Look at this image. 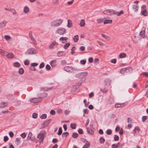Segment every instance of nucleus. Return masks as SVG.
I'll return each instance as SVG.
<instances>
[{
	"label": "nucleus",
	"instance_id": "nucleus-44",
	"mask_svg": "<svg viewBox=\"0 0 148 148\" xmlns=\"http://www.w3.org/2000/svg\"><path fill=\"white\" fill-rule=\"evenodd\" d=\"M119 137L118 135H115L114 136V139L115 141H118L119 140Z\"/></svg>",
	"mask_w": 148,
	"mask_h": 148
},
{
	"label": "nucleus",
	"instance_id": "nucleus-26",
	"mask_svg": "<svg viewBox=\"0 0 148 148\" xmlns=\"http://www.w3.org/2000/svg\"><path fill=\"white\" fill-rule=\"evenodd\" d=\"M5 53H7L6 51L0 48V54L2 56H5Z\"/></svg>",
	"mask_w": 148,
	"mask_h": 148
},
{
	"label": "nucleus",
	"instance_id": "nucleus-28",
	"mask_svg": "<svg viewBox=\"0 0 148 148\" xmlns=\"http://www.w3.org/2000/svg\"><path fill=\"white\" fill-rule=\"evenodd\" d=\"M68 24L67 26L69 27H71L72 26V23L71 21L70 20H68Z\"/></svg>",
	"mask_w": 148,
	"mask_h": 148
},
{
	"label": "nucleus",
	"instance_id": "nucleus-38",
	"mask_svg": "<svg viewBox=\"0 0 148 148\" xmlns=\"http://www.w3.org/2000/svg\"><path fill=\"white\" fill-rule=\"evenodd\" d=\"M99 141H100V142L101 143L103 144L104 143V142L105 141V140L103 137H101L100 138Z\"/></svg>",
	"mask_w": 148,
	"mask_h": 148
},
{
	"label": "nucleus",
	"instance_id": "nucleus-18",
	"mask_svg": "<svg viewBox=\"0 0 148 148\" xmlns=\"http://www.w3.org/2000/svg\"><path fill=\"white\" fill-rule=\"evenodd\" d=\"M130 69H132V68L130 67H128L125 68H123L121 69L120 71V72L121 73H123L127 70Z\"/></svg>",
	"mask_w": 148,
	"mask_h": 148
},
{
	"label": "nucleus",
	"instance_id": "nucleus-50",
	"mask_svg": "<svg viewBox=\"0 0 148 148\" xmlns=\"http://www.w3.org/2000/svg\"><path fill=\"white\" fill-rule=\"evenodd\" d=\"M32 133L31 132H30L29 133L28 137H27V139L28 140L31 139V137L32 136Z\"/></svg>",
	"mask_w": 148,
	"mask_h": 148
},
{
	"label": "nucleus",
	"instance_id": "nucleus-10",
	"mask_svg": "<svg viewBox=\"0 0 148 148\" xmlns=\"http://www.w3.org/2000/svg\"><path fill=\"white\" fill-rule=\"evenodd\" d=\"M5 53V56L8 58H13L14 57V54L12 53H9L6 51Z\"/></svg>",
	"mask_w": 148,
	"mask_h": 148
},
{
	"label": "nucleus",
	"instance_id": "nucleus-11",
	"mask_svg": "<svg viewBox=\"0 0 148 148\" xmlns=\"http://www.w3.org/2000/svg\"><path fill=\"white\" fill-rule=\"evenodd\" d=\"M40 100V98H34L31 99L30 101L32 103H36L39 102Z\"/></svg>",
	"mask_w": 148,
	"mask_h": 148
},
{
	"label": "nucleus",
	"instance_id": "nucleus-62",
	"mask_svg": "<svg viewBox=\"0 0 148 148\" xmlns=\"http://www.w3.org/2000/svg\"><path fill=\"white\" fill-rule=\"evenodd\" d=\"M38 65V64L35 63H33L31 65L32 67H34L37 66Z\"/></svg>",
	"mask_w": 148,
	"mask_h": 148
},
{
	"label": "nucleus",
	"instance_id": "nucleus-9",
	"mask_svg": "<svg viewBox=\"0 0 148 148\" xmlns=\"http://www.w3.org/2000/svg\"><path fill=\"white\" fill-rule=\"evenodd\" d=\"M58 45V44L56 41H54L52 42L50 45L49 48L50 49L53 48L55 47H56Z\"/></svg>",
	"mask_w": 148,
	"mask_h": 148
},
{
	"label": "nucleus",
	"instance_id": "nucleus-36",
	"mask_svg": "<svg viewBox=\"0 0 148 148\" xmlns=\"http://www.w3.org/2000/svg\"><path fill=\"white\" fill-rule=\"evenodd\" d=\"M119 143H118L117 144H113L112 145V148H117L119 145Z\"/></svg>",
	"mask_w": 148,
	"mask_h": 148
},
{
	"label": "nucleus",
	"instance_id": "nucleus-57",
	"mask_svg": "<svg viewBox=\"0 0 148 148\" xmlns=\"http://www.w3.org/2000/svg\"><path fill=\"white\" fill-rule=\"evenodd\" d=\"M46 69L47 70H49L51 69L50 65L49 64H47L46 66Z\"/></svg>",
	"mask_w": 148,
	"mask_h": 148
},
{
	"label": "nucleus",
	"instance_id": "nucleus-52",
	"mask_svg": "<svg viewBox=\"0 0 148 148\" xmlns=\"http://www.w3.org/2000/svg\"><path fill=\"white\" fill-rule=\"evenodd\" d=\"M97 21L98 23L100 24L103 22V20L101 19H97Z\"/></svg>",
	"mask_w": 148,
	"mask_h": 148
},
{
	"label": "nucleus",
	"instance_id": "nucleus-39",
	"mask_svg": "<svg viewBox=\"0 0 148 148\" xmlns=\"http://www.w3.org/2000/svg\"><path fill=\"white\" fill-rule=\"evenodd\" d=\"M47 116V115L46 114H43L40 116V118L42 119H44L46 118Z\"/></svg>",
	"mask_w": 148,
	"mask_h": 148
},
{
	"label": "nucleus",
	"instance_id": "nucleus-5",
	"mask_svg": "<svg viewBox=\"0 0 148 148\" xmlns=\"http://www.w3.org/2000/svg\"><path fill=\"white\" fill-rule=\"evenodd\" d=\"M56 33L60 35H63L66 33V29L62 27H60L58 29Z\"/></svg>",
	"mask_w": 148,
	"mask_h": 148
},
{
	"label": "nucleus",
	"instance_id": "nucleus-58",
	"mask_svg": "<svg viewBox=\"0 0 148 148\" xmlns=\"http://www.w3.org/2000/svg\"><path fill=\"white\" fill-rule=\"evenodd\" d=\"M147 119V117L146 116H143L142 117V121L144 122Z\"/></svg>",
	"mask_w": 148,
	"mask_h": 148
},
{
	"label": "nucleus",
	"instance_id": "nucleus-46",
	"mask_svg": "<svg viewBox=\"0 0 148 148\" xmlns=\"http://www.w3.org/2000/svg\"><path fill=\"white\" fill-rule=\"evenodd\" d=\"M140 75H143L146 77H148V73L146 72H143Z\"/></svg>",
	"mask_w": 148,
	"mask_h": 148
},
{
	"label": "nucleus",
	"instance_id": "nucleus-6",
	"mask_svg": "<svg viewBox=\"0 0 148 148\" xmlns=\"http://www.w3.org/2000/svg\"><path fill=\"white\" fill-rule=\"evenodd\" d=\"M64 70L67 72H72L73 70L75 69L72 67L69 66H65L64 68Z\"/></svg>",
	"mask_w": 148,
	"mask_h": 148
},
{
	"label": "nucleus",
	"instance_id": "nucleus-41",
	"mask_svg": "<svg viewBox=\"0 0 148 148\" xmlns=\"http://www.w3.org/2000/svg\"><path fill=\"white\" fill-rule=\"evenodd\" d=\"M62 133V128L61 127H60L59 128L58 132V135H61Z\"/></svg>",
	"mask_w": 148,
	"mask_h": 148
},
{
	"label": "nucleus",
	"instance_id": "nucleus-59",
	"mask_svg": "<svg viewBox=\"0 0 148 148\" xmlns=\"http://www.w3.org/2000/svg\"><path fill=\"white\" fill-rule=\"evenodd\" d=\"M8 140V138L7 136H5L4 137V142H6Z\"/></svg>",
	"mask_w": 148,
	"mask_h": 148
},
{
	"label": "nucleus",
	"instance_id": "nucleus-19",
	"mask_svg": "<svg viewBox=\"0 0 148 148\" xmlns=\"http://www.w3.org/2000/svg\"><path fill=\"white\" fill-rule=\"evenodd\" d=\"M111 81L109 79H106L105 80V82L106 84L108 86L110 85V84Z\"/></svg>",
	"mask_w": 148,
	"mask_h": 148
},
{
	"label": "nucleus",
	"instance_id": "nucleus-42",
	"mask_svg": "<svg viewBox=\"0 0 148 148\" xmlns=\"http://www.w3.org/2000/svg\"><path fill=\"white\" fill-rule=\"evenodd\" d=\"M70 45L69 43H67L64 46V48L65 49H66Z\"/></svg>",
	"mask_w": 148,
	"mask_h": 148
},
{
	"label": "nucleus",
	"instance_id": "nucleus-16",
	"mask_svg": "<svg viewBox=\"0 0 148 148\" xmlns=\"http://www.w3.org/2000/svg\"><path fill=\"white\" fill-rule=\"evenodd\" d=\"M57 61L56 60H52L50 62V64L52 67H55L56 65Z\"/></svg>",
	"mask_w": 148,
	"mask_h": 148
},
{
	"label": "nucleus",
	"instance_id": "nucleus-47",
	"mask_svg": "<svg viewBox=\"0 0 148 148\" xmlns=\"http://www.w3.org/2000/svg\"><path fill=\"white\" fill-rule=\"evenodd\" d=\"M141 10H146V6L145 5H143L141 8Z\"/></svg>",
	"mask_w": 148,
	"mask_h": 148
},
{
	"label": "nucleus",
	"instance_id": "nucleus-48",
	"mask_svg": "<svg viewBox=\"0 0 148 148\" xmlns=\"http://www.w3.org/2000/svg\"><path fill=\"white\" fill-rule=\"evenodd\" d=\"M29 63V60L27 59L24 62V64L25 65H28Z\"/></svg>",
	"mask_w": 148,
	"mask_h": 148
},
{
	"label": "nucleus",
	"instance_id": "nucleus-1",
	"mask_svg": "<svg viewBox=\"0 0 148 148\" xmlns=\"http://www.w3.org/2000/svg\"><path fill=\"white\" fill-rule=\"evenodd\" d=\"M103 13L105 14L110 15L113 14H116L117 16H119L121 14H123L124 12L123 10H121L120 12H118L112 9H108L104 10L103 12Z\"/></svg>",
	"mask_w": 148,
	"mask_h": 148
},
{
	"label": "nucleus",
	"instance_id": "nucleus-30",
	"mask_svg": "<svg viewBox=\"0 0 148 148\" xmlns=\"http://www.w3.org/2000/svg\"><path fill=\"white\" fill-rule=\"evenodd\" d=\"M112 22V20H105L104 22V24H106L108 23H111Z\"/></svg>",
	"mask_w": 148,
	"mask_h": 148
},
{
	"label": "nucleus",
	"instance_id": "nucleus-15",
	"mask_svg": "<svg viewBox=\"0 0 148 148\" xmlns=\"http://www.w3.org/2000/svg\"><path fill=\"white\" fill-rule=\"evenodd\" d=\"M8 105V103L7 102L2 101L1 103L0 107L2 108H4L7 106Z\"/></svg>",
	"mask_w": 148,
	"mask_h": 148
},
{
	"label": "nucleus",
	"instance_id": "nucleus-43",
	"mask_svg": "<svg viewBox=\"0 0 148 148\" xmlns=\"http://www.w3.org/2000/svg\"><path fill=\"white\" fill-rule=\"evenodd\" d=\"M106 133L107 134L110 135L112 133V130L110 129L106 131Z\"/></svg>",
	"mask_w": 148,
	"mask_h": 148
},
{
	"label": "nucleus",
	"instance_id": "nucleus-51",
	"mask_svg": "<svg viewBox=\"0 0 148 148\" xmlns=\"http://www.w3.org/2000/svg\"><path fill=\"white\" fill-rule=\"evenodd\" d=\"M21 136L23 138H25L26 136V134L25 132H24L21 134Z\"/></svg>",
	"mask_w": 148,
	"mask_h": 148
},
{
	"label": "nucleus",
	"instance_id": "nucleus-21",
	"mask_svg": "<svg viewBox=\"0 0 148 148\" xmlns=\"http://www.w3.org/2000/svg\"><path fill=\"white\" fill-rule=\"evenodd\" d=\"M85 24V20L83 19H82L80 22L79 25L81 27L84 26Z\"/></svg>",
	"mask_w": 148,
	"mask_h": 148
},
{
	"label": "nucleus",
	"instance_id": "nucleus-53",
	"mask_svg": "<svg viewBox=\"0 0 148 148\" xmlns=\"http://www.w3.org/2000/svg\"><path fill=\"white\" fill-rule=\"evenodd\" d=\"M121 106V104L119 103H116L115 105V107L116 108L120 107Z\"/></svg>",
	"mask_w": 148,
	"mask_h": 148
},
{
	"label": "nucleus",
	"instance_id": "nucleus-49",
	"mask_svg": "<svg viewBox=\"0 0 148 148\" xmlns=\"http://www.w3.org/2000/svg\"><path fill=\"white\" fill-rule=\"evenodd\" d=\"M38 116V114L36 113H34L32 114V117L34 118H36Z\"/></svg>",
	"mask_w": 148,
	"mask_h": 148
},
{
	"label": "nucleus",
	"instance_id": "nucleus-14",
	"mask_svg": "<svg viewBox=\"0 0 148 148\" xmlns=\"http://www.w3.org/2000/svg\"><path fill=\"white\" fill-rule=\"evenodd\" d=\"M68 38L66 37H61L60 38L59 40L61 41L63 43H65L67 42Z\"/></svg>",
	"mask_w": 148,
	"mask_h": 148
},
{
	"label": "nucleus",
	"instance_id": "nucleus-23",
	"mask_svg": "<svg viewBox=\"0 0 148 148\" xmlns=\"http://www.w3.org/2000/svg\"><path fill=\"white\" fill-rule=\"evenodd\" d=\"M13 66L16 68H18L20 66V64L17 62H14L13 64Z\"/></svg>",
	"mask_w": 148,
	"mask_h": 148
},
{
	"label": "nucleus",
	"instance_id": "nucleus-31",
	"mask_svg": "<svg viewBox=\"0 0 148 148\" xmlns=\"http://www.w3.org/2000/svg\"><path fill=\"white\" fill-rule=\"evenodd\" d=\"M100 90L101 92L103 93H106L108 92V89L106 88H101Z\"/></svg>",
	"mask_w": 148,
	"mask_h": 148
},
{
	"label": "nucleus",
	"instance_id": "nucleus-7",
	"mask_svg": "<svg viewBox=\"0 0 148 148\" xmlns=\"http://www.w3.org/2000/svg\"><path fill=\"white\" fill-rule=\"evenodd\" d=\"M36 53V50L33 48L29 49L25 53V54L26 55H32Z\"/></svg>",
	"mask_w": 148,
	"mask_h": 148
},
{
	"label": "nucleus",
	"instance_id": "nucleus-61",
	"mask_svg": "<svg viewBox=\"0 0 148 148\" xmlns=\"http://www.w3.org/2000/svg\"><path fill=\"white\" fill-rule=\"evenodd\" d=\"M9 135L11 137H12L14 136V134L13 132H10L9 133Z\"/></svg>",
	"mask_w": 148,
	"mask_h": 148
},
{
	"label": "nucleus",
	"instance_id": "nucleus-35",
	"mask_svg": "<svg viewBox=\"0 0 148 148\" xmlns=\"http://www.w3.org/2000/svg\"><path fill=\"white\" fill-rule=\"evenodd\" d=\"M70 126L72 129H75L76 127V124L75 123H71V124Z\"/></svg>",
	"mask_w": 148,
	"mask_h": 148
},
{
	"label": "nucleus",
	"instance_id": "nucleus-13",
	"mask_svg": "<svg viewBox=\"0 0 148 148\" xmlns=\"http://www.w3.org/2000/svg\"><path fill=\"white\" fill-rule=\"evenodd\" d=\"M7 23V21L5 20H3L0 22V28H2L5 27Z\"/></svg>",
	"mask_w": 148,
	"mask_h": 148
},
{
	"label": "nucleus",
	"instance_id": "nucleus-60",
	"mask_svg": "<svg viewBox=\"0 0 148 148\" xmlns=\"http://www.w3.org/2000/svg\"><path fill=\"white\" fill-rule=\"evenodd\" d=\"M111 62L112 63L115 64L116 63V59H112V60H111Z\"/></svg>",
	"mask_w": 148,
	"mask_h": 148
},
{
	"label": "nucleus",
	"instance_id": "nucleus-56",
	"mask_svg": "<svg viewBox=\"0 0 148 148\" xmlns=\"http://www.w3.org/2000/svg\"><path fill=\"white\" fill-rule=\"evenodd\" d=\"M45 66V64L44 62H42L41 63L39 66V68L40 69H42Z\"/></svg>",
	"mask_w": 148,
	"mask_h": 148
},
{
	"label": "nucleus",
	"instance_id": "nucleus-63",
	"mask_svg": "<svg viewBox=\"0 0 148 148\" xmlns=\"http://www.w3.org/2000/svg\"><path fill=\"white\" fill-rule=\"evenodd\" d=\"M78 132L79 134H82L83 133V131L82 129H79L78 130Z\"/></svg>",
	"mask_w": 148,
	"mask_h": 148
},
{
	"label": "nucleus",
	"instance_id": "nucleus-12",
	"mask_svg": "<svg viewBox=\"0 0 148 148\" xmlns=\"http://www.w3.org/2000/svg\"><path fill=\"white\" fill-rule=\"evenodd\" d=\"M145 27H143L142 31L140 33V35L141 36L142 38H144L145 37Z\"/></svg>",
	"mask_w": 148,
	"mask_h": 148
},
{
	"label": "nucleus",
	"instance_id": "nucleus-64",
	"mask_svg": "<svg viewBox=\"0 0 148 148\" xmlns=\"http://www.w3.org/2000/svg\"><path fill=\"white\" fill-rule=\"evenodd\" d=\"M50 113L52 115H54L55 114L56 112L54 110H51L50 111Z\"/></svg>",
	"mask_w": 148,
	"mask_h": 148
},
{
	"label": "nucleus",
	"instance_id": "nucleus-20",
	"mask_svg": "<svg viewBox=\"0 0 148 148\" xmlns=\"http://www.w3.org/2000/svg\"><path fill=\"white\" fill-rule=\"evenodd\" d=\"M29 11V9L27 6H25L24 8L23 12L25 13H28Z\"/></svg>",
	"mask_w": 148,
	"mask_h": 148
},
{
	"label": "nucleus",
	"instance_id": "nucleus-55",
	"mask_svg": "<svg viewBox=\"0 0 148 148\" xmlns=\"http://www.w3.org/2000/svg\"><path fill=\"white\" fill-rule=\"evenodd\" d=\"M86 62V60H82L80 61V62L81 64H85Z\"/></svg>",
	"mask_w": 148,
	"mask_h": 148
},
{
	"label": "nucleus",
	"instance_id": "nucleus-32",
	"mask_svg": "<svg viewBox=\"0 0 148 148\" xmlns=\"http://www.w3.org/2000/svg\"><path fill=\"white\" fill-rule=\"evenodd\" d=\"M4 38L7 41L9 40L11 38V37L8 35L4 36Z\"/></svg>",
	"mask_w": 148,
	"mask_h": 148
},
{
	"label": "nucleus",
	"instance_id": "nucleus-45",
	"mask_svg": "<svg viewBox=\"0 0 148 148\" xmlns=\"http://www.w3.org/2000/svg\"><path fill=\"white\" fill-rule=\"evenodd\" d=\"M69 133L67 132H64L62 134V136L67 137L69 135Z\"/></svg>",
	"mask_w": 148,
	"mask_h": 148
},
{
	"label": "nucleus",
	"instance_id": "nucleus-2",
	"mask_svg": "<svg viewBox=\"0 0 148 148\" xmlns=\"http://www.w3.org/2000/svg\"><path fill=\"white\" fill-rule=\"evenodd\" d=\"M62 22V21L61 19H57L53 21L51 23V26L58 27L60 25Z\"/></svg>",
	"mask_w": 148,
	"mask_h": 148
},
{
	"label": "nucleus",
	"instance_id": "nucleus-4",
	"mask_svg": "<svg viewBox=\"0 0 148 148\" xmlns=\"http://www.w3.org/2000/svg\"><path fill=\"white\" fill-rule=\"evenodd\" d=\"M29 37L30 38L31 41V43L34 45H36L37 44V42L34 37L32 36V32H30L29 33Z\"/></svg>",
	"mask_w": 148,
	"mask_h": 148
},
{
	"label": "nucleus",
	"instance_id": "nucleus-27",
	"mask_svg": "<svg viewBox=\"0 0 148 148\" xmlns=\"http://www.w3.org/2000/svg\"><path fill=\"white\" fill-rule=\"evenodd\" d=\"M126 54L124 53H121L119 55V57L120 58H123L126 57Z\"/></svg>",
	"mask_w": 148,
	"mask_h": 148
},
{
	"label": "nucleus",
	"instance_id": "nucleus-34",
	"mask_svg": "<svg viewBox=\"0 0 148 148\" xmlns=\"http://www.w3.org/2000/svg\"><path fill=\"white\" fill-rule=\"evenodd\" d=\"M78 136V134L77 133H73L72 137L73 138H76Z\"/></svg>",
	"mask_w": 148,
	"mask_h": 148
},
{
	"label": "nucleus",
	"instance_id": "nucleus-22",
	"mask_svg": "<svg viewBox=\"0 0 148 148\" xmlns=\"http://www.w3.org/2000/svg\"><path fill=\"white\" fill-rule=\"evenodd\" d=\"M90 143L87 141L86 144L83 146V148H88L90 146Z\"/></svg>",
	"mask_w": 148,
	"mask_h": 148
},
{
	"label": "nucleus",
	"instance_id": "nucleus-24",
	"mask_svg": "<svg viewBox=\"0 0 148 148\" xmlns=\"http://www.w3.org/2000/svg\"><path fill=\"white\" fill-rule=\"evenodd\" d=\"M136 130H137L138 132L140 131V129L138 126L135 127V128L133 130V133L134 134H135V133H136Z\"/></svg>",
	"mask_w": 148,
	"mask_h": 148
},
{
	"label": "nucleus",
	"instance_id": "nucleus-33",
	"mask_svg": "<svg viewBox=\"0 0 148 148\" xmlns=\"http://www.w3.org/2000/svg\"><path fill=\"white\" fill-rule=\"evenodd\" d=\"M19 73L20 74H22L24 73V70L23 68H20L19 70Z\"/></svg>",
	"mask_w": 148,
	"mask_h": 148
},
{
	"label": "nucleus",
	"instance_id": "nucleus-8",
	"mask_svg": "<svg viewBox=\"0 0 148 148\" xmlns=\"http://www.w3.org/2000/svg\"><path fill=\"white\" fill-rule=\"evenodd\" d=\"M138 1H135L134 2V3L136 4V5H133L132 7L133 10H134L135 12H137L138 11Z\"/></svg>",
	"mask_w": 148,
	"mask_h": 148
},
{
	"label": "nucleus",
	"instance_id": "nucleus-25",
	"mask_svg": "<svg viewBox=\"0 0 148 148\" xmlns=\"http://www.w3.org/2000/svg\"><path fill=\"white\" fill-rule=\"evenodd\" d=\"M141 14L145 16H146L147 15L148 13L147 10H141Z\"/></svg>",
	"mask_w": 148,
	"mask_h": 148
},
{
	"label": "nucleus",
	"instance_id": "nucleus-54",
	"mask_svg": "<svg viewBox=\"0 0 148 148\" xmlns=\"http://www.w3.org/2000/svg\"><path fill=\"white\" fill-rule=\"evenodd\" d=\"M59 0H55L53 3L54 5H58L59 3Z\"/></svg>",
	"mask_w": 148,
	"mask_h": 148
},
{
	"label": "nucleus",
	"instance_id": "nucleus-3",
	"mask_svg": "<svg viewBox=\"0 0 148 148\" xmlns=\"http://www.w3.org/2000/svg\"><path fill=\"white\" fill-rule=\"evenodd\" d=\"M45 134V132L44 131H42L38 134L37 138L39 139L40 140V143L43 141Z\"/></svg>",
	"mask_w": 148,
	"mask_h": 148
},
{
	"label": "nucleus",
	"instance_id": "nucleus-40",
	"mask_svg": "<svg viewBox=\"0 0 148 148\" xmlns=\"http://www.w3.org/2000/svg\"><path fill=\"white\" fill-rule=\"evenodd\" d=\"M75 47L73 46L72 47L71 49V53L72 54H73L75 53Z\"/></svg>",
	"mask_w": 148,
	"mask_h": 148
},
{
	"label": "nucleus",
	"instance_id": "nucleus-37",
	"mask_svg": "<svg viewBox=\"0 0 148 148\" xmlns=\"http://www.w3.org/2000/svg\"><path fill=\"white\" fill-rule=\"evenodd\" d=\"M87 131L89 134H92L94 133L93 131L90 129H87Z\"/></svg>",
	"mask_w": 148,
	"mask_h": 148
},
{
	"label": "nucleus",
	"instance_id": "nucleus-17",
	"mask_svg": "<svg viewBox=\"0 0 148 148\" xmlns=\"http://www.w3.org/2000/svg\"><path fill=\"white\" fill-rule=\"evenodd\" d=\"M21 138H17L16 139L15 142L17 145H19L21 143Z\"/></svg>",
	"mask_w": 148,
	"mask_h": 148
},
{
	"label": "nucleus",
	"instance_id": "nucleus-29",
	"mask_svg": "<svg viewBox=\"0 0 148 148\" xmlns=\"http://www.w3.org/2000/svg\"><path fill=\"white\" fill-rule=\"evenodd\" d=\"M73 39L74 41L75 42H77L79 40L78 36L77 35H76L73 38Z\"/></svg>",
	"mask_w": 148,
	"mask_h": 148
}]
</instances>
